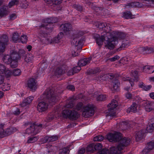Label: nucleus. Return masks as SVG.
Segmentation results:
<instances>
[{
    "instance_id": "f257e3e1",
    "label": "nucleus",
    "mask_w": 154,
    "mask_h": 154,
    "mask_svg": "<svg viewBox=\"0 0 154 154\" xmlns=\"http://www.w3.org/2000/svg\"><path fill=\"white\" fill-rule=\"evenodd\" d=\"M121 139L117 141L118 142V144L117 145V147L113 146L110 148V153L112 154H121V151L130 143L131 141L130 139L125 137L122 138L121 133Z\"/></svg>"
},
{
    "instance_id": "f03ea898",
    "label": "nucleus",
    "mask_w": 154,
    "mask_h": 154,
    "mask_svg": "<svg viewBox=\"0 0 154 154\" xmlns=\"http://www.w3.org/2000/svg\"><path fill=\"white\" fill-rule=\"evenodd\" d=\"M40 36L42 38H41L42 41L45 44L49 43H57L60 42V39L63 36V33L62 32H60L57 35V37H55L52 40L49 36L48 34L45 32H42L40 33Z\"/></svg>"
},
{
    "instance_id": "7ed1b4c3",
    "label": "nucleus",
    "mask_w": 154,
    "mask_h": 154,
    "mask_svg": "<svg viewBox=\"0 0 154 154\" xmlns=\"http://www.w3.org/2000/svg\"><path fill=\"white\" fill-rule=\"evenodd\" d=\"M44 100L49 103H55L57 100V96L52 88L47 89L43 94Z\"/></svg>"
},
{
    "instance_id": "20e7f679",
    "label": "nucleus",
    "mask_w": 154,
    "mask_h": 154,
    "mask_svg": "<svg viewBox=\"0 0 154 154\" xmlns=\"http://www.w3.org/2000/svg\"><path fill=\"white\" fill-rule=\"evenodd\" d=\"M25 51L23 50H20L18 53L14 51L10 56L12 60L11 63V67L14 68L17 67L18 65V61L20 57L24 56Z\"/></svg>"
},
{
    "instance_id": "39448f33",
    "label": "nucleus",
    "mask_w": 154,
    "mask_h": 154,
    "mask_svg": "<svg viewBox=\"0 0 154 154\" xmlns=\"http://www.w3.org/2000/svg\"><path fill=\"white\" fill-rule=\"evenodd\" d=\"M42 126V124L37 125L32 124V125H31L29 128L26 129V132L29 134H32L35 135L41 131Z\"/></svg>"
},
{
    "instance_id": "423d86ee",
    "label": "nucleus",
    "mask_w": 154,
    "mask_h": 154,
    "mask_svg": "<svg viewBox=\"0 0 154 154\" xmlns=\"http://www.w3.org/2000/svg\"><path fill=\"white\" fill-rule=\"evenodd\" d=\"M101 37L98 34H94L93 36L95 39L96 42L99 46H101L103 44V42L106 40L107 36L111 35L110 33L103 32Z\"/></svg>"
},
{
    "instance_id": "0eeeda50",
    "label": "nucleus",
    "mask_w": 154,
    "mask_h": 154,
    "mask_svg": "<svg viewBox=\"0 0 154 154\" xmlns=\"http://www.w3.org/2000/svg\"><path fill=\"white\" fill-rule=\"evenodd\" d=\"M4 125H0V138H3L5 136L10 135L16 130L15 128L13 127H11L8 128L4 131Z\"/></svg>"
},
{
    "instance_id": "6e6552de",
    "label": "nucleus",
    "mask_w": 154,
    "mask_h": 154,
    "mask_svg": "<svg viewBox=\"0 0 154 154\" xmlns=\"http://www.w3.org/2000/svg\"><path fill=\"white\" fill-rule=\"evenodd\" d=\"M94 110L93 105L89 104L84 108L82 114L85 117H89L94 114Z\"/></svg>"
},
{
    "instance_id": "1a4fd4ad",
    "label": "nucleus",
    "mask_w": 154,
    "mask_h": 154,
    "mask_svg": "<svg viewBox=\"0 0 154 154\" xmlns=\"http://www.w3.org/2000/svg\"><path fill=\"white\" fill-rule=\"evenodd\" d=\"M116 38L114 37H112V35L111 34V35L107 36L106 38L107 44L105 45L106 48L110 50H112L114 48L115 42L116 40Z\"/></svg>"
},
{
    "instance_id": "9d476101",
    "label": "nucleus",
    "mask_w": 154,
    "mask_h": 154,
    "mask_svg": "<svg viewBox=\"0 0 154 154\" xmlns=\"http://www.w3.org/2000/svg\"><path fill=\"white\" fill-rule=\"evenodd\" d=\"M118 105L117 101L114 100H112L111 103L108 104V106L109 107L108 110L109 112V114L110 116H116V114L114 111V109Z\"/></svg>"
},
{
    "instance_id": "9b49d317",
    "label": "nucleus",
    "mask_w": 154,
    "mask_h": 154,
    "mask_svg": "<svg viewBox=\"0 0 154 154\" xmlns=\"http://www.w3.org/2000/svg\"><path fill=\"white\" fill-rule=\"evenodd\" d=\"M121 133L117 132L115 134L109 133L106 135V139L111 142H117L121 139Z\"/></svg>"
},
{
    "instance_id": "f8f14e48",
    "label": "nucleus",
    "mask_w": 154,
    "mask_h": 154,
    "mask_svg": "<svg viewBox=\"0 0 154 154\" xmlns=\"http://www.w3.org/2000/svg\"><path fill=\"white\" fill-rule=\"evenodd\" d=\"M147 1L149 2L148 4H149V2H151L152 3H154V0H144V1L143 2V4L140 3L138 2H132L127 3L126 5V6H128L129 7H137L141 8L142 7L143 5H145L146 2Z\"/></svg>"
},
{
    "instance_id": "ddd939ff",
    "label": "nucleus",
    "mask_w": 154,
    "mask_h": 154,
    "mask_svg": "<svg viewBox=\"0 0 154 154\" xmlns=\"http://www.w3.org/2000/svg\"><path fill=\"white\" fill-rule=\"evenodd\" d=\"M48 107V103L44 101H42L38 103L37 106L38 110L40 112H43L46 111Z\"/></svg>"
},
{
    "instance_id": "4468645a",
    "label": "nucleus",
    "mask_w": 154,
    "mask_h": 154,
    "mask_svg": "<svg viewBox=\"0 0 154 154\" xmlns=\"http://www.w3.org/2000/svg\"><path fill=\"white\" fill-rule=\"evenodd\" d=\"M138 72L137 71H132L131 73V75L134 79H128L126 80L127 81H128V83L130 85V86L132 87L134 85V81L135 80H137L138 78Z\"/></svg>"
},
{
    "instance_id": "2eb2a0df",
    "label": "nucleus",
    "mask_w": 154,
    "mask_h": 154,
    "mask_svg": "<svg viewBox=\"0 0 154 154\" xmlns=\"http://www.w3.org/2000/svg\"><path fill=\"white\" fill-rule=\"evenodd\" d=\"M78 38V36H75V37L73 38V40L72 41V43H73L74 46L75 47H76V49L77 50H79V51L82 49V45L83 42L82 39H80L79 40L75 39V38Z\"/></svg>"
},
{
    "instance_id": "dca6fc26",
    "label": "nucleus",
    "mask_w": 154,
    "mask_h": 154,
    "mask_svg": "<svg viewBox=\"0 0 154 154\" xmlns=\"http://www.w3.org/2000/svg\"><path fill=\"white\" fill-rule=\"evenodd\" d=\"M110 25L109 23H98V27L100 29H102L106 31L103 32L109 33L111 30Z\"/></svg>"
},
{
    "instance_id": "f3484780",
    "label": "nucleus",
    "mask_w": 154,
    "mask_h": 154,
    "mask_svg": "<svg viewBox=\"0 0 154 154\" xmlns=\"http://www.w3.org/2000/svg\"><path fill=\"white\" fill-rule=\"evenodd\" d=\"M27 85L28 87L33 91H35L36 88V82L34 78L30 79L28 81Z\"/></svg>"
},
{
    "instance_id": "a211bd4d",
    "label": "nucleus",
    "mask_w": 154,
    "mask_h": 154,
    "mask_svg": "<svg viewBox=\"0 0 154 154\" xmlns=\"http://www.w3.org/2000/svg\"><path fill=\"white\" fill-rule=\"evenodd\" d=\"M67 66L63 65L57 68L55 71V75H60L64 74L66 70Z\"/></svg>"
},
{
    "instance_id": "6ab92c4d",
    "label": "nucleus",
    "mask_w": 154,
    "mask_h": 154,
    "mask_svg": "<svg viewBox=\"0 0 154 154\" xmlns=\"http://www.w3.org/2000/svg\"><path fill=\"white\" fill-rule=\"evenodd\" d=\"M112 82L113 85L111 90L113 92H114L119 90L120 84L117 78H113L112 79Z\"/></svg>"
},
{
    "instance_id": "aec40b11",
    "label": "nucleus",
    "mask_w": 154,
    "mask_h": 154,
    "mask_svg": "<svg viewBox=\"0 0 154 154\" xmlns=\"http://www.w3.org/2000/svg\"><path fill=\"white\" fill-rule=\"evenodd\" d=\"M92 58V57H90L88 58L81 59L78 62V65L80 67L86 65L90 63V61L91 60Z\"/></svg>"
},
{
    "instance_id": "412c9836",
    "label": "nucleus",
    "mask_w": 154,
    "mask_h": 154,
    "mask_svg": "<svg viewBox=\"0 0 154 154\" xmlns=\"http://www.w3.org/2000/svg\"><path fill=\"white\" fill-rule=\"evenodd\" d=\"M60 28L61 30L66 33L71 30L72 25L69 23L63 24L60 26Z\"/></svg>"
},
{
    "instance_id": "4be33fe9",
    "label": "nucleus",
    "mask_w": 154,
    "mask_h": 154,
    "mask_svg": "<svg viewBox=\"0 0 154 154\" xmlns=\"http://www.w3.org/2000/svg\"><path fill=\"white\" fill-rule=\"evenodd\" d=\"M153 103L149 102H145L144 103L143 106L146 110L148 112H150L153 109Z\"/></svg>"
},
{
    "instance_id": "5701e85b",
    "label": "nucleus",
    "mask_w": 154,
    "mask_h": 154,
    "mask_svg": "<svg viewBox=\"0 0 154 154\" xmlns=\"http://www.w3.org/2000/svg\"><path fill=\"white\" fill-rule=\"evenodd\" d=\"M33 97H27L25 100H23L20 104L22 107H23L30 103L33 99Z\"/></svg>"
},
{
    "instance_id": "b1692460",
    "label": "nucleus",
    "mask_w": 154,
    "mask_h": 154,
    "mask_svg": "<svg viewBox=\"0 0 154 154\" xmlns=\"http://www.w3.org/2000/svg\"><path fill=\"white\" fill-rule=\"evenodd\" d=\"M137 104L136 102H134L131 106L127 109V112L130 113L131 112H132L134 113L137 112Z\"/></svg>"
},
{
    "instance_id": "393cba45",
    "label": "nucleus",
    "mask_w": 154,
    "mask_h": 154,
    "mask_svg": "<svg viewBox=\"0 0 154 154\" xmlns=\"http://www.w3.org/2000/svg\"><path fill=\"white\" fill-rule=\"evenodd\" d=\"M2 59L5 63L8 64H10L11 67V62H12V60L10 55H5L3 56Z\"/></svg>"
},
{
    "instance_id": "a878e982",
    "label": "nucleus",
    "mask_w": 154,
    "mask_h": 154,
    "mask_svg": "<svg viewBox=\"0 0 154 154\" xmlns=\"http://www.w3.org/2000/svg\"><path fill=\"white\" fill-rule=\"evenodd\" d=\"M144 133V130H141L136 132L135 136L137 141H139L142 139Z\"/></svg>"
},
{
    "instance_id": "bb28decb",
    "label": "nucleus",
    "mask_w": 154,
    "mask_h": 154,
    "mask_svg": "<svg viewBox=\"0 0 154 154\" xmlns=\"http://www.w3.org/2000/svg\"><path fill=\"white\" fill-rule=\"evenodd\" d=\"M129 41L127 40H124L122 42V45L116 49L118 51H119L125 48H127L129 46Z\"/></svg>"
},
{
    "instance_id": "cd10ccee",
    "label": "nucleus",
    "mask_w": 154,
    "mask_h": 154,
    "mask_svg": "<svg viewBox=\"0 0 154 154\" xmlns=\"http://www.w3.org/2000/svg\"><path fill=\"white\" fill-rule=\"evenodd\" d=\"M8 7L5 6H3L0 8V16L2 17L6 15L7 14V10Z\"/></svg>"
},
{
    "instance_id": "c85d7f7f",
    "label": "nucleus",
    "mask_w": 154,
    "mask_h": 154,
    "mask_svg": "<svg viewBox=\"0 0 154 154\" xmlns=\"http://www.w3.org/2000/svg\"><path fill=\"white\" fill-rule=\"evenodd\" d=\"M57 139L58 137L57 136H52L45 137L44 140H45V142H50L55 141Z\"/></svg>"
},
{
    "instance_id": "c756f323",
    "label": "nucleus",
    "mask_w": 154,
    "mask_h": 154,
    "mask_svg": "<svg viewBox=\"0 0 154 154\" xmlns=\"http://www.w3.org/2000/svg\"><path fill=\"white\" fill-rule=\"evenodd\" d=\"M8 37L6 35H2L0 38V42L5 44L8 45Z\"/></svg>"
},
{
    "instance_id": "7c9ffc66",
    "label": "nucleus",
    "mask_w": 154,
    "mask_h": 154,
    "mask_svg": "<svg viewBox=\"0 0 154 154\" xmlns=\"http://www.w3.org/2000/svg\"><path fill=\"white\" fill-rule=\"evenodd\" d=\"M69 148V147L67 146L60 149L58 154H69L70 151Z\"/></svg>"
},
{
    "instance_id": "2f4dec72",
    "label": "nucleus",
    "mask_w": 154,
    "mask_h": 154,
    "mask_svg": "<svg viewBox=\"0 0 154 154\" xmlns=\"http://www.w3.org/2000/svg\"><path fill=\"white\" fill-rule=\"evenodd\" d=\"M79 115L78 112L75 110H71V116L70 119L72 120H76L78 118Z\"/></svg>"
},
{
    "instance_id": "473e14b6",
    "label": "nucleus",
    "mask_w": 154,
    "mask_h": 154,
    "mask_svg": "<svg viewBox=\"0 0 154 154\" xmlns=\"http://www.w3.org/2000/svg\"><path fill=\"white\" fill-rule=\"evenodd\" d=\"M71 110L64 109L63 110L62 112L63 116L64 117L70 118V116H71Z\"/></svg>"
},
{
    "instance_id": "72a5a7b5",
    "label": "nucleus",
    "mask_w": 154,
    "mask_h": 154,
    "mask_svg": "<svg viewBox=\"0 0 154 154\" xmlns=\"http://www.w3.org/2000/svg\"><path fill=\"white\" fill-rule=\"evenodd\" d=\"M100 71V69L99 68L97 67L93 69H91L88 70L87 73L88 75H91L98 73Z\"/></svg>"
},
{
    "instance_id": "f704fd0d",
    "label": "nucleus",
    "mask_w": 154,
    "mask_h": 154,
    "mask_svg": "<svg viewBox=\"0 0 154 154\" xmlns=\"http://www.w3.org/2000/svg\"><path fill=\"white\" fill-rule=\"evenodd\" d=\"M154 128V123L151 124H148L146 128V132L150 133L153 131Z\"/></svg>"
},
{
    "instance_id": "c9c22d12",
    "label": "nucleus",
    "mask_w": 154,
    "mask_h": 154,
    "mask_svg": "<svg viewBox=\"0 0 154 154\" xmlns=\"http://www.w3.org/2000/svg\"><path fill=\"white\" fill-rule=\"evenodd\" d=\"M68 103L65 106V107L67 108H72L74 105V101L73 99H71L69 100L67 102Z\"/></svg>"
},
{
    "instance_id": "e433bc0d",
    "label": "nucleus",
    "mask_w": 154,
    "mask_h": 154,
    "mask_svg": "<svg viewBox=\"0 0 154 154\" xmlns=\"http://www.w3.org/2000/svg\"><path fill=\"white\" fill-rule=\"evenodd\" d=\"M112 37H114L116 38V40L118 39H123L125 37V35L123 33L119 32L117 33L116 36H114Z\"/></svg>"
},
{
    "instance_id": "4c0bfd02",
    "label": "nucleus",
    "mask_w": 154,
    "mask_h": 154,
    "mask_svg": "<svg viewBox=\"0 0 154 154\" xmlns=\"http://www.w3.org/2000/svg\"><path fill=\"white\" fill-rule=\"evenodd\" d=\"M121 125L122 126L124 129H127L130 127V124L127 121H122Z\"/></svg>"
},
{
    "instance_id": "58836bf2",
    "label": "nucleus",
    "mask_w": 154,
    "mask_h": 154,
    "mask_svg": "<svg viewBox=\"0 0 154 154\" xmlns=\"http://www.w3.org/2000/svg\"><path fill=\"white\" fill-rule=\"evenodd\" d=\"M142 83L139 85V87L142 88L146 91L150 90L152 88V86L150 85H145L143 83Z\"/></svg>"
},
{
    "instance_id": "ea45409f",
    "label": "nucleus",
    "mask_w": 154,
    "mask_h": 154,
    "mask_svg": "<svg viewBox=\"0 0 154 154\" xmlns=\"http://www.w3.org/2000/svg\"><path fill=\"white\" fill-rule=\"evenodd\" d=\"M25 54L24 56H23L24 57V58L25 61L27 63H31L32 59V56H30L29 55H28L25 56Z\"/></svg>"
},
{
    "instance_id": "a19ab883",
    "label": "nucleus",
    "mask_w": 154,
    "mask_h": 154,
    "mask_svg": "<svg viewBox=\"0 0 154 154\" xmlns=\"http://www.w3.org/2000/svg\"><path fill=\"white\" fill-rule=\"evenodd\" d=\"M19 3V1L18 0H12L8 4L9 8H11L14 5H17Z\"/></svg>"
},
{
    "instance_id": "79ce46f5",
    "label": "nucleus",
    "mask_w": 154,
    "mask_h": 154,
    "mask_svg": "<svg viewBox=\"0 0 154 154\" xmlns=\"http://www.w3.org/2000/svg\"><path fill=\"white\" fill-rule=\"evenodd\" d=\"M19 36L18 33L17 32L14 33L12 35V40L15 43L17 42V41L19 40Z\"/></svg>"
},
{
    "instance_id": "37998d69",
    "label": "nucleus",
    "mask_w": 154,
    "mask_h": 154,
    "mask_svg": "<svg viewBox=\"0 0 154 154\" xmlns=\"http://www.w3.org/2000/svg\"><path fill=\"white\" fill-rule=\"evenodd\" d=\"M152 53H154V48H148V47H145L144 54H149Z\"/></svg>"
},
{
    "instance_id": "c03bdc74",
    "label": "nucleus",
    "mask_w": 154,
    "mask_h": 154,
    "mask_svg": "<svg viewBox=\"0 0 154 154\" xmlns=\"http://www.w3.org/2000/svg\"><path fill=\"white\" fill-rule=\"evenodd\" d=\"M94 144L92 143L89 145L87 148V151L93 153L95 151L94 149Z\"/></svg>"
},
{
    "instance_id": "a18cd8bd",
    "label": "nucleus",
    "mask_w": 154,
    "mask_h": 154,
    "mask_svg": "<svg viewBox=\"0 0 154 154\" xmlns=\"http://www.w3.org/2000/svg\"><path fill=\"white\" fill-rule=\"evenodd\" d=\"M123 16L126 19L132 18L131 17L132 14L130 11L125 12L123 13Z\"/></svg>"
},
{
    "instance_id": "49530a36",
    "label": "nucleus",
    "mask_w": 154,
    "mask_h": 154,
    "mask_svg": "<svg viewBox=\"0 0 154 154\" xmlns=\"http://www.w3.org/2000/svg\"><path fill=\"white\" fill-rule=\"evenodd\" d=\"M106 95L100 94L97 97L96 99L97 101H103L106 99Z\"/></svg>"
},
{
    "instance_id": "de8ad7c7",
    "label": "nucleus",
    "mask_w": 154,
    "mask_h": 154,
    "mask_svg": "<svg viewBox=\"0 0 154 154\" xmlns=\"http://www.w3.org/2000/svg\"><path fill=\"white\" fill-rule=\"evenodd\" d=\"M143 69L144 71H146V70H152V72H151V73H152L154 72V66H144L143 67ZM149 73H150V72H149Z\"/></svg>"
},
{
    "instance_id": "09e8293b",
    "label": "nucleus",
    "mask_w": 154,
    "mask_h": 154,
    "mask_svg": "<svg viewBox=\"0 0 154 154\" xmlns=\"http://www.w3.org/2000/svg\"><path fill=\"white\" fill-rule=\"evenodd\" d=\"M7 45L0 42V53H3L5 50L6 46Z\"/></svg>"
},
{
    "instance_id": "8fccbe9b",
    "label": "nucleus",
    "mask_w": 154,
    "mask_h": 154,
    "mask_svg": "<svg viewBox=\"0 0 154 154\" xmlns=\"http://www.w3.org/2000/svg\"><path fill=\"white\" fill-rule=\"evenodd\" d=\"M73 7L76 10L81 11H82V7L79 4H75L73 5Z\"/></svg>"
},
{
    "instance_id": "3c124183",
    "label": "nucleus",
    "mask_w": 154,
    "mask_h": 154,
    "mask_svg": "<svg viewBox=\"0 0 154 154\" xmlns=\"http://www.w3.org/2000/svg\"><path fill=\"white\" fill-rule=\"evenodd\" d=\"M104 137L102 135H98L96 136L94 138V141H101L103 140Z\"/></svg>"
},
{
    "instance_id": "603ef678",
    "label": "nucleus",
    "mask_w": 154,
    "mask_h": 154,
    "mask_svg": "<svg viewBox=\"0 0 154 154\" xmlns=\"http://www.w3.org/2000/svg\"><path fill=\"white\" fill-rule=\"evenodd\" d=\"M38 140V138L36 137H30L27 140L28 143H33L36 141Z\"/></svg>"
},
{
    "instance_id": "864d4df0",
    "label": "nucleus",
    "mask_w": 154,
    "mask_h": 154,
    "mask_svg": "<svg viewBox=\"0 0 154 154\" xmlns=\"http://www.w3.org/2000/svg\"><path fill=\"white\" fill-rule=\"evenodd\" d=\"M102 145L100 143H97L95 145L94 144V149L95 150H100L101 149Z\"/></svg>"
},
{
    "instance_id": "5fc2aeb1",
    "label": "nucleus",
    "mask_w": 154,
    "mask_h": 154,
    "mask_svg": "<svg viewBox=\"0 0 154 154\" xmlns=\"http://www.w3.org/2000/svg\"><path fill=\"white\" fill-rule=\"evenodd\" d=\"M62 2V0H53L51 5H53L54 6H55V5H58Z\"/></svg>"
},
{
    "instance_id": "6e6d98bb",
    "label": "nucleus",
    "mask_w": 154,
    "mask_h": 154,
    "mask_svg": "<svg viewBox=\"0 0 154 154\" xmlns=\"http://www.w3.org/2000/svg\"><path fill=\"white\" fill-rule=\"evenodd\" d=\"M98 154H109V149L106 148H104L98 152Z\"/></svg>"
},
{
    "instance_id": "4d7b16f0",
    "label": "nucleus",
    "mask_w": 154,
    "mask_h": 154,
    "mask_svg": "<svg viewBox=\"0 0 154 154\" xmlns=\"http://www.w3.org/2000/svg\"><path fill=\"white\" fill-rule=\"evenodd\" d=\"M20 40L23 43H26L27 40L26 35H22L20 38Z\"/></svg>"
},
{
    "instance_id": "13d9d810",
    "label": "nucleus",
    "mask_w": 154,
    "mask_h": 154,
    "mask_svg": "<svg viewBox=\"0 0 154 154\" xmlns=\"http://www.w3.org/2000/svg\"><path fill=\"white\" fill-rule=\"evenodd\" d=\"M6 67L4 65L2 64H0V74H3L6 70Z\"/></svg>"
},
{
    "instance_id": "bf43d9fd",
    "label": "nucleus",
    "mask_w": 154,
    "mask_h": 154,
    "mask_svg": "<svg viewBox=\"0 0 154 154\" xmlns=\"http://www.w3.org/2000/svg\"><path fill=\"white\" fill-rule=\"evenodd\" d=\"M21 72V71L20 69H16L13 70V74L14 76H17L20 75Z\"/></svg>"
},
{
    "instance_id": "052dcab7",
    "label": "nucleus",
    "mask_w": 154,
    "mask_h": 154,
    "mask_svg": "<svg viewBox=\"0 0 154 154\" xmlns=\"http://www.w3.org/2000/svg\"><path fill=\"white\" fill-rule=\"evenodd\" d=\"M83 104L82 102L78 103L75 106V109L77 110H80L82 109Z\"/></svg>"
},
{
    "instance_id": "680f3d73",
    "label": "nucleus",
    "mask_w": 154,
    "mask_h": 154,
    "mask_svg": "<svg viewBox=\"0 0 154 154\" xmlns=\"http://www.w3.org/2000/svg\"><path fill=\"white\" fill-rule=\"evenodd\" d=\"M152 149H150L148 148V145L146 148H145L142 152L141 154H148Z\"/></svg>"
},
{
    "instance_id": "e2e57ef3",
    "label": "nucleus",
    "mask_w": 154,
    "mask_h": 154,
    "mask_svg": "<svg viewBox=\"0 0 154 154\" xmlns=\"http://www.w3.org/2000/svg\"><path fill=\"white\" fill-rule=\"evenodd\" d=\"M145 47H139L137 49V51L139 53L144 54Z\"/></svg>"
},
{
    "instance_id": "0e129e2a",
    "label": "nucleus",
    "mask_w": 154,
    "mask_h": 154,
    "mask_svg": "<svg viewBox=\"0 0 154 154\" xmlns=\"http://www.w3.org/2000/svg\"><path fill=\"white\" fill-rule=\"evenodd\" d=\"M72 69L73 70L74 73H75L79 72L81 69V67L79 66L75 67L73 68Z\"/></svg>"
},
{
    "instance_id": "69168bd1",
    "label": "nucleus",
    "mask_w": 154,
    "mask_h": 154,
    "mask_svg": "<svg viewBox=\"0 0 154 154\" xmlns=\"http://www.w3.org/2000/svg\"><path fill=\"white\" fill-rule=\"evenodd\" d=\"M54 118V116L53 115H49L47 117L46 119V121L47 122H50L53 120Z\"/></svg>"
},
{
    "instance_id": "338daca9",
    "label": "nucleus",
    "mask_w": 154,
    "mask_h": 154,
    "mask_svg": "<svg viewBox=\"0 0 154 154\" xmlns=\"http://www.w3.org/2000/svg\"><path fill=\"white\" fill-rule=\"evenodd\" d=\"M119 58V57L118 55L115 56L114 57L109 59V60L111 62H113L118 60Z\"/></svg>"
},
{
    "instance_id": "774afa93",
    "label": "nucleus",
    "mask_w": 154,
    "mask_h": 154,
    "mask_svg": "<svg viewBox=\"0 0 154 154\" xmlns=\"http://www.w3.org/2000/svg\"><path fill=\"white\" fill-rule=\"evenodd\" d=\"M148 145L149 149H152L154 148V141L149 142L148 143Z\"/></svg>"
}]
</instances>
